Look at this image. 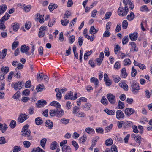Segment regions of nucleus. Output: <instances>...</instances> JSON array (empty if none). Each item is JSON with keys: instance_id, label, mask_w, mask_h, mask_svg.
Masks as SVG:
<instances>
[{"instance_id": "obj_36", "label": "nucleus", "mask_w": 152, "mask_h": 152, "mask_svg": "<svg viewBox=\"0 0 152 152\" xmlns=\"http://www.w3.org/2000/svg\"><path fill=\"white\" fill-rule=\"evenodd\" d=\"M57 142L56 141L53 142L50 145V149L52 150L55 149L57 148Z\"/></svg>"}, {"instance_id": "obj_18", "label": "nucleus", "mask_w": 152, "mask_h": 152, "mask_svg": "<svg viewBox=\"0 0 152 152\" xmlns=\"http://www.w3.org/2000/svg\"><path fill=\"white\" fill-rule=\"evenodd\" d=\"M46 126L48 127L49 129H51L52 128L53 126V123L50 120H47L46 122Z\"/></svg>"}, {"instance_id": "obj_52", "label": "nucleus", "mask_w": 152, "mask_h": 152, "mask_svg": "<svg viewBox=\"0 0 152 152\" xmlns=\"http://www.w3.org/2000/svg\"><path fill=\"white\" fill-rule=\"evenodd\" d=\"M31 9V6L30 5L26 6L23 8L24 11L26 12H28Z\"/></svg>"}, {"instance_id": "obj_12", "label": "nucleus", "mask_w": 152, "mask_h": 152, "mask_svg": "<svg viewBox=\"0 0 152 152\" xmlns=\"http://www.w3.org/2000/svg\"><path fill=\"white\" fill-rule=\"evenodd\" d=\"M129 45L131 46L130 50L132 51H137L138 48L136 47V45L135 43L133 42H131L129 43Z\"/></svg>"}, {"instance_id": "obj_26", "label": "nucleus", "mask_w": 152, "mask_h": 152, "mask_svg": "<svg viewBox=\"0 0 152 152\" xmlns=\"http://www.w3.org/2000/svg\"><path fill=\"white\" fill-rule=\"evenodd\" d=\"M57 7V5L56 4L51 3L48 7V8L51 11H53L54 9L56 8Z\"/></svg>"}, {"instance_id": "obj_20", "label": "nucleus", "mask_w": 152, "mask_h": 152, "mask_svg": "<svg viewBox=\"0 0 152 152\" xmlns=\"http://www.w3.org/2000/svg\"><path fill=\"white\" fill-rule=\"evenodd\" d=\"M50 105L52 106L56 107L57 108H60L61 105L58 102L53 101L50 103Z\"/></svg>"}, {"instance_id": "obj_38", "label": "nucleus", "mask_w": 152, "mask_h": 152, "mask_svg": "<svg viewBox=\"0 0 152 152\" xmlns=\"http://www.w3.org/2000/svg\"><path fill=\"white\" fill-rule=\"evenodd\" d=\"M61 23L63 26H66L69 23V20L64 19V20H61Z\"/></svg>"}, {"instance_id": "obj_16", "label": "nucleus", "mask_w": 152, "mask_h": 152, "mask_svg": "<svg viewBox=\"0 0 152 152\" xmlns=\"http://www.w3.org/2000/svg\"><path fill=\"white\" fill-rule=\"evenodd\" d=\"M135 15L133 12H131L129 15L126 17V19L129 21L132 20L135 18Z\"/></svg>"}, {"instance_id": "obj_42", "label": "nucleus", "mask_w": 152, "mask_h": 152, "mask_svg": "<svg viewBox=\"0 0 152 152\" xmlns=\"http://www.w3.org/2000/svg\"><path fill=\"white\" fill-rule=\"evenodd\" d=\"M131 64V61L129 59H126L124 61L123 64L124 66H126L130 65Z\"/></svg>"}, {"instance_id": "obj_3", "label": "nucleus", "mask_w": 152, "mask_h": 152, "mask_svg": "<svg viewBox=\"0 0 152 152\" xmlns=\"http://www.w3.org/2000/svg\"><path fill=\"white\" fill-rule=\"evenodd\" d=\"M29 118L28 115L25 114H21L18 118V121L19 123H22L25 120L28 119Z\"/></svg>"}, {"instance_id": "obj_59", "label": "nucleus", "mask_w": 152, "mask_h": 152, "mask_svg": "<svg viewBox=\"0 0 152 152\" xmlns=\"http://www.w3.org/2000/svg\"><path fill=\"white\" fill-rule=\"evenodd\" d=\"M30 91L29 89H26L23 91L22 93V95L26 96H28L29 94Z\"/></svg>"}, {"instance_id": "obj_15", "label": "nucleus", "mask_w": 152, "mask_h": 152, "mask_svg": "<svg viewBox=\"0 0 152 152\" xmlns=\"http://www.w3.org/2000/svg\"><path fill=\"white\" fill-rule=\"evenodd\" d=\"M73 96V93L71 91H69L66 93L64 99L65 100H68L69 99L71 100L72 97Z\"/></svg>"}, {"instance_id": "obj_31", "label": "nucleus", "mask_w": 152, "mask_h": 152, "mask_svg": "<svg viewBox=\"0 0 152 152\" xmlns=\"http://www.w3.org/2000/svg\"><path fill=\"white\" fill-rule=\"evenodd\" d=\"M44 87L43 85L39 84L37 86L36 90L37 92L41 91L43 89H44Z\"/></svg>"}, {"instance_id": "obj_44", "label": "nucleus", "mask_w": 152, "mask_h": 152, "mask_svg": "<svg viewBox=\"0 0 152 152\" xmlns=\"http://www.w3.org/2000/svg\"><path fill=\"white\" fill-rule=\"evenodd\" d=\"M23 143L24 147L26 148H28L31 145L30 142L28 141H24Z\"/></svg>"}, {"instance_id": "obj_21", "label": "nucleus", "mask_w": 152, "mask_h": 152, "mask_svg": "<svg viewBox=\"0 0 152 152\" xmlns=\"http://www.w3.org/2000/svg\"><path fill=\"white\" fill-rule=\"evenodd\" d=\"M35 122L36 125H39L43 123V121L40 117H38L35 119Z\"/></svg>"}, {"instance_id": "obj_64", "label": "nucleus", "mask_w": 152, "mask_h": 152, "mask_svg": "<svg viewBox=\"0 0 152 152\" xmlns=\"http://www.w3.org/2000/svg\"><path fill=\"white\" fill-rule=\"evenodd\" d=\"M111 152H117V147L115 145H113L111 148Z\"/></svg>"}, {"instance_id": "obj_10", "label": "nucleus", "mask_w": 152, "mask_h": 152, "mask_svg": "<svg viewBox=\"0 0 152 152\" xmlns=\"http://www.w3.org/2000/svg\"><path fill=\"white\" fill-rule=\"evenodd\" d=\"M138 34L137 32H134L130 34L129 35V37L131 41H135L137 39Z\"/></svg>"}, {"instance_id": "obj_29", "label": "nucleus", "mask_w": 152, "mask_h": 152, "mask_svg": "<svg viewBox=\"0 0 152 152\" xmlns=\"http://www.w3.org/2000/svg\"><path fill=\"white\" fill-rule=\"evenodd\" d=\"M57 111V109L52 110L50 111L49 114L51 117H53L55 116H56V113Z\"/></svg>"}, {"instance_id": "obj_19", "label": "nucleus", "mask_w": 152, "mask_h": 152, "mask_svg": "<svg viewBox=\"0 0 152 152\" xmlns=\"http://www.w3.org/2000/svg\"><path fill=\"white\" fill-rule=\"evenodd\" d=\"M10 15L8 13H6L5 15L1 18L0 20V22H4L5 21L7 20L10 17Z\"/></svg>"}, {"instance_id": "obj_60", "label": "nucleus", "mask_w": 152, "mask_h": 152, "mask_svg": "<svg viewBox=\"0 0 152 152\" xmlns=\"http://www.w3.org/2000/svg\"><path fill=\"white\" fill-rule=\"evenodd\" d=\"M6 28V26L4 24V22L2 21L0 22V29L4 31Z\"/></svg>"}, {"instance_id": "obj_8", "label": "nucleus", "mask_w": 152, "mask_h": 152, "mask_svg": "<svg viewBox=\"0 0 152 152\" xmlns=\"http://www.w3.org/2000/svg\"><path fill=\"white\" fill-rule=\"evenodd\" d=\"M134 110L132 108H127L124 110V112L126 115L128 116H130L131 115L134 113Z\"/></svg>"}, {"instance_id": "obj_14", "label": "nucleus", "mask_w": 152, "mask_h": 152, "mask_svg": "<svg viewBox=\"0 0 152 152\" xmlns=\"http://www.w3.org/2000/svg\"><path fill=\"white\" fill-rule=\"evenodd\" d=\"M132 125V121H124L123 127L124 128H129Z\"/></svg>"}, {"instance_id": "obj_30", "label": "nucleus", "mask_w": 152, "mask_h": 152, "mask_svg": "<svg viewBox=\"0 0 152 152\" xmlns=\"http://www.w3.org/2000/svg\"><path fill=\"white\" fill-rule=\"evenodd\" d=\"M92 105L91 104L89 103H86L85 105L83 106L84 110L86 111H88L90 110V108L91 107Z\"/></svg>"}, {"instance_id": "obj_43", "label": "nucleus", "mask_w": 152, "mask_h": 152, "mask_svg": "<svg viewBox=\"0 0 152 152\" xmlns=\"http://www.w3.org/2000/svg\"><path fill=\"white\" fill-rule=\"evenodd\" d=\"M128 25L127 20H124L122 23V27L123 29H125L127 27Z\"/></svg>"}, {"instance_id": "obj_41", "label": "nucleus", "mask_w": 152, "mask_h": 152, "mask_svg": "<svg viewBox=\"0 0 152 152\" xmlns=\"http://www.w3.org/2000/svg\"><path fill=\"white\" fill-rule=\"evenodd\" d=\"M111 33L109 31L106 30L103 34V37H108L110 36Z\"/></svg>"}, {"instance_id": "obj_32", "label": "nucleus", "mask_w": 152, "mask_h": 152, "mask_svg": "<svg viewBox=\"0 0 152 152\" xmlns=\"http://www.w3.org/2000/svg\"><path fill=\"white\" fill-rule=\"evenodd\" d=\"M86 132L89 134H91L93 132H94V129L91 127L86 128L85 130Z\"/></svg>"}, {"instance_id": "obj_27", "label": "nucleus", "mask_w": 152, "mask_h": 152, "mask_svg": "<svg viewBox=\"0 0 152 152\" xmlns=\"http://www.w3.org/2000/svg\"><path fill=\"white\" fill-rule=\"evenodd\" d=\"M12 26L13 30L15 31H17L19 28V24L18 23L16 22L13 23L12 24Z\"/></svg>"}, {"instance_id": "obj_7", "label": "nucleus", "mask_w": 152, "mask_h": 152, "mask_svg": "<svg viewBox=\"0 0 152 152\" xmlns=\"http://www.w3.org/2000/svg\"><path fill=\"white\" fill-rule=\"evenodd\" d=\"M23 134L22 135L24 137H28V140H32L33 137L31 136V132L30 130H28L27 131H24L22 132Z\"/></svg>"}, {"instance_id": "obj_37", "label": "nucleus", "mask_w": 152, "mask_h": 152, "mask_svg": "<svg viewBox=\"0 0 152 152\" xmlns=\"http://www.w3.org/2000/svg\"><path fill=\"white\" fill-rule=\"evenodd\" d=\"M45 152V151L39 147L34 148L32 150V152Z\"/></svg>"}, {"instance_id": "obj_9", "label": "nucleus", "mask_w": 152, "mask_h": 152, "mask_svg": "<svg viewBox=\"0 0 152 152\" xmlns=\"http://www.w3.org/2000/svg\"><path fill=\"white\" fill-rule=\"evenodd\" d=\"M23 83L21 82H18L15 83L14 84H12V86L13 87L15 90L20 89H21L22 87L21 86Z\"/></svg>"}, {"instance_id": "obj_25", "label": "nucleus", "mask_w": 152, "mask_h": 152, "mask_svg": "<svg viewBox=\"0 0 152 152\" xmlns=\"http://www.w3.org/2000/svg\"><path fill=\"white\" fill-rule=\"evenodd\" d=\"M7 7L5 4H2L0 6V12L3 13L6 10Z\"/></svg>"}, {"instance_id": "obj_40", "label": "nucleus", "mask_w": 152, "mask_h": 152, "mask_svg": "<svg viewBox=\"0 0 152 152\" xmlns=\"http://www.w3.org/2000/svg\"><path fill=\"white\" fill-rule=\"evenodd\" d=\"M101 102L105 105H107L108 103L107 100L104 96H103L102 97V99L101 100Z\"/></svg>"}, {"instance_id": "obj_56", "label": "nucleus", "mask_w": 152, "mask_h": 152, "mask_svg": "<svg viewBox=\"0 0 152 152\" xmlns=\"http://www.w3.org/2000/svg\"><path fill=\"white\" fill-rule=\"evenodd\" d=\"M140 10L142 12H148L149 11V10L146 5L142 6L140 8Z\"/></svg>"}, {"instance_id": "obj_34", "label": "nucleus", "mask_w": 152, "mask_h": 152, "mask_svg": "<svg viewBox=\"0 0 152 152\" xmlns=\"http://www.w3.org/2000/svg\"><path fill=\"white\" fill-rule=\"evenodd\" d=\"M9 70L8 67L4 66L1 69V71L4 73V74L7 73Z\"/></svg>"}, {"instance_id": "obj_63", "label": "nucleus", "mask_w": 152, "mask_h": 152, "mask_svg": "<svg viewBox=\"0 0 152 152\" xmlns=\"http://www.w3.org/2000/svg\"><path fill=\"white\" fill-rule=\"evenodd\" d=\"M76 116L79 117H84L86 116V114L83 112H78Z\"/></svg>"}, {"instance_id": "obj_46", "label": "nucleus", "mask_w": 152, "mask_h": 152, "mask_svg": "<svg viewBox=\"0 0 152 152\" xmlns=\"http://www.w3.org/2000/svg\"><path fill=\"white\" fill-rule=\"evenodd\" d=\"M79 107L77 106H75L73 107V113L75 114L76 115L79 112L78 110H79Z\"/></svg>"}, {"instance_id": "obj_55", "label": "nucleus", "mask_w": 152, "mask_h": 152, "mask_svg": "<svg viewBox=\"0 0 152 152\" xmlns=\"http://www.w3.org/2000/svg\"><path fill=\"white\" fill-rule=\"evenodd\" d=\"M137 74V70L134 69V67L132 68L131 75L132 77H135Z\"/></svg>"}, {"instance_id": "obj_54", "label": "nucleus", "mask_w": 152, "mask_h": 152, "mask_svg": "<svg viewBox=\"0 0 152 152\" xmlns=\"http://www.w3.org/2000/svg\"><path fill=\"white\" fill-rule=\"evenodd\" d=\"M113 143V140L112 139H107L105 141V144L107 146L111 145Z\"/></svg>"}, {"instance_id": "obj_57", "label": "nucleus", "mask_w": 152, "mask_h": 152, "mask_svg": "<svg viewBox=\"0 0 152 152\" xmlns=\"http://www.w3.org/2000/svg\"><path fill=\"white\" fill-rule=\"evenodd\" d=\"M124 103L120 101H119L118 104V109H122L124 108Z\"/></svg>"}, {"instance_id": "obj_51", "label": "nucleus", "mask_w": 152, "mask_h": 152, "mask_svg": "<svg viewBox=\"0 0 152 152\" xmlns=\"http://www.w3.org/2000/svg\"><path fill=\"white\" fill-rule=\"evenodd\" d=\"M92 53V51L91 50L85 53L84 56V59L86 60H87L88 58V56H90Z\"/></svg>"}, {"instance_id": "obj_23", "label": "nucleus", "mask_w": 152, "mask_h": 152, "mask_svg": "<svg viewBox=\"0 0 152 152\" xmlns=\"http://www.w3.org/2000/svg\"><path fill=\"white\" fill-rule=\"evenodd\" d=\"M119 86L123 88L125 91H127L128 89V87L127 85L125 83H120Z\"/></svg>"}, {"instance_id": "obj_6", "label": "nucleus", "mask_w": 152, "mask_h": 152, "mask_svg": "<svg viewBox=\"0 0 152 152\" xmlns=\"http://www.w3.org/2000/svg\"><path fill=\"white\" fill-rule=\"evenodd\" d=\"M107 97L109 102L112 104L115 103V96L111 94H107Z\"/></svg>"}, {"instance_id": "obj_39", "label": "nucleus", "mask_w": 152, "mask_h": 152, "mask_svg": "<svg viewBox=\"0 0 152 152\" xmlns=\"http://www.w3.org/2000/svg\"><path fill=\"white\" fill-rule=\"evenodd\" d=\"M47 139L46 138H43L40 141V144L41 146L44 148L45 146Z\"/></svg>"}, {"instance_id": "obj_22", "label": "nucleus", "mask_w": 152, "mask_h": 152, "mask_svg": "<svg viewBox=\"0 0 152 152\" xmlns=\"http://www.w3.org/2000/svg\"><path fill=\"white\" fill-rule=\"evenodd\" d=\"M62 152H71V148L69 146L65 145L62 148Z\"/></svg>"}, {"instance_id": "obj_58", "label": "nucleus", "mask_w": 152, "mask_h": 152, "mask_svg": "<svg viewBox=\"0 0 152 152\" xmlns=\"http://www.w3.org/2000/svg\"><path fill=\"white\" fill-rule=\"evenodd\" d=\"M21 150V148L20 146H15L13 147V152H18Z\"/></svg>"}, {"instance_id": "obj_5", "label": "nucleus", "mask_w": 152, "mask_h": 152, "mask_svg": "<svg viewBox=\"0 0 152 152\" xmlns=\"http://www.w3.org/2000/svg\"><path fill=\"white\" fill-rule=\"evenodd\" d=\"M29 49V48L28 46H26V45H24L21 46L20 48V51L22 53H25L26 54L29 55L30 54L28 52Z\"/></svg>"}, {"instance_id": "obj_50", "label": "nucleus", "mask_w": 152, "mask_h": 152, "mask_svg": "<svg viewBox=\"0 0 152 152\" xmlns=\"http://www.w3.org/2000/svg\"><path fill=\"white\" fill-rule=\"evenodd\" d=\"M19 45L18 41H14L12 43V49L14 50Z\"/></svg>"}, {"instance_id": "obj_28", "label": "nucleus", "mask_w": 152, "mask_h": 152, "mask_svg": "<svg viewBox=\"0 0 152 152\" xmlns=\"http://www.w3.org/2000/svg\"><path fill=\"white\" fill-rule=\"evenodd\" d=\"M56 116L58 117H61L64 114L63 110L61 109H57V111L56 113Z\"/></svg>"}, {"instance_id": "obj_62", "label": "nucleus", "mask_w": 152, "mask_h": 152, "mask_svg": "<svg viewBox=\"0 0 152 152\" xmlns=\"http://www.w3.org/2000/svg\"><path fill=\"white\" fill-rule=\"evenodd\" d=\"M104 81L107 86H109L112 84L111 80L109 79H106V80H104Z\"/></svg>"}, {"instance_id": "obj_4", "label": "nucleus", "mask_w": 152, "mask_h": 152, "mask_svg": "<svg viewBox=\"0 0 152 152\" xmlns=\"http://www.w3.org/2000/svg\"><path fill=\"white\" fill-rule=\"evenodd\" d=\"M116 118L118 120L123 119L125 117V115L121 110H118L116 113Z\"/></svg>"}, {"instance_id": "obj_17", "label": "nucleus", "mask_w": 152, "mask_h": 152, "mask_svg": "<svg viewBox=\"0 0 152 152\" xmlns=\"http://www.w3.org/2000/svg\"><path fill=\"white\" fill-rule=\"evenodd\" d=\"M104 111L107 114L110 115H115V110H110L108 109H106L104 110Z\"/></svg>"}, {"instance_id": "obj_11", "label": "nucleus", "mask_w": 152, "mask_h": 152, "mask_svg": "<svg viewBox=\"0 0 152 152\" xmlns=\"http://www.w3.org/2000/svg\"><path fill=\"white\" fill-rule=\"evenodd\" d=\"M47 103L45 100H41L38 101V103H36V105L37 107L40 108L42 107Z\"/></svg>"}, {"instance_id": "obj_61", "label": "nucleus", "mask_w": 152, "mask_h": 152, "mask_svg": "<svg viewBox=\"0 0 152 152\" xmlns=\"http://www.w3.org/2000/svg\"><path fill=\"white\" fill-rule=\"evenodd\" d=\"M7 49H4L2 52V56L1 58L2 59H3L6 56L7 54Z\"/></svg>"}, {"instance_id": "obj_48", "label": "nucleus", "mask_w": 152, "mask_h": 152, "mask_svg": "<svg viewBox=\"0 0 152 152\" xmlns=\"http://www.w3.org/2000/svg\"><path fill=\"white\" fill-rule=\"evenodd\" d=\"M20 96V91H17L13 96V98L14 99H18Z\"/></svg>"}, {"instance_id": "obj_53", "label": "nucleus", "mask_w": 152, "mask_h": 152, "mask_svg": "<svg viewBox=\"0 0 152 152\" xmlns=\"http://www.w3.org/2000/svg\"><path fill=\"white\" fill-rule=\"evenodd\" d=\"M112 77L113 78V80L114 82L116 83H118L121 80L120 78L118 76H115L114 75H113Z\"/></svg>"}, {"instance_id": "obj_47", "label": "nucleus", "mask_w": 152, "mask_h": 152, "mask_svg": "<svg viewBox=\"0 0 152 152\" xmlns=\"http://www.w3.org/2000/svg\"><path fill=\"white\" fill-rule=\"evenodd\" d=\"M16 122L14 120L11 121L10 124V126L12 129L14 128L16 126Z\"/></svg>"}, {"instance_id": "obj_45", "label": "nucleus", "mask_w": 152, "mask_h": 152, "mask_svg": "<svg viewBox=\"0 0 152 152\" xmlns=\"http://www.w3.org/2000/svg\"><path fill=\"white\" fill-rule=\"evenodd\" d=\"M87 140V136L86 134H84L82 137L79 138V140L80 142L83 143L85 142Z\"/></svg>"}, {"instance_id": "obj_24", "label": "nucleus", "mask_w": 152, "mask_h": 152, "mask_svg": "<svg viewBox=\"0 0 152 152\" xmlns=\"http://www.w3.org/2000/svg\"><path fill=\"white\" fill-rule=\"evenodd\" d=\"M7 127L6 124L4 125L1 123H0V129L2 133H4L7 129Z\"/></svg>"}, {"instance_id": "obj_35", "label": "nucleus", "mask_w": 152, "mask_h": 152, "mask_svg": "<svg viewBox=\"0 0 152 152\" xmlns=\"http://www.w3.org/2000/svg\"><path fill=\"white\" fill-rule=\"evenodd\" d=\"M70 120L65 118L61 119L60 120V122L63 124L66 125L69 123Z\"/></svg>"}, {"instance_id": "obj_1", "label": "nucleus", "mask_w": 152, "mask_h": 152, "mask_svg": "<svg viewBox=\"0 0 152 152\" xmlns=\"http://www.w3.org/2000/svg\"><path fill=\"white\" fill-rule=\"evenodd\" d=\"M129 11L128 6H125L124 9L122 7H119L118 10V14L120 16H126Z\"/></svg>"}, {"instance_id": "obj_2", "label": "nucleus", "mask_w": 152, "mask_h": 152, "mask_svg": "<svg viewBox=\"0 0 152 152\" xmlns=\"http://www.w3.org/2000/svg\"><path fill=\"white\" fill-rule=\"evenodd\" d=\"M132 91L134 94H136L140 89L139 84L135 81H133L131 83Z\"/></svg>"}, {"instance_id": "obj_33", "label": "nucleus", "mask_w": 152, "mask_h": 152, "mask_svg": "<svg viewBox=\"0 0 152 152\" xmlns=\"http://www.w3.org/2000/svg\"><path fill=\"white\" fill-rule=\"evenodd\" d=\"M98 30H96L94 26H92L90 29V33L91 34H94L96 33Z\"/></svg>"}, {"instance_id": "obj_13", "label": "nucleus", "mask_w": 152, "mask_h": 152, "mask_svg": "<svg viewBox=\"0 0 152 152\" xmlns=\"http://www.w3.org/2000/svg\"><path fill=\"white\" fill-rule=\"evenodd\" d=\"M127 75L128 74L126 71V69L125 68H123L121 71V77L123 78H126Z\"/></svg>"}, {"instance_id": "obj_49", "label": "nucleus", "mask_w": 152, "mask_h": 152, "mask_svg": "<svg viewBox=\"0 0 152 152\" xmlns=\"http://www.w3.org/2000/svg\"><path fill=\"white\" fill-rule=\"evenodd\" d=\"M129 40L127 36H124L122 40V43L123 45L126 44L128 42Z\"/></svg>"}]
</instances>
